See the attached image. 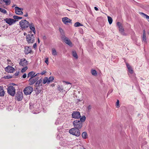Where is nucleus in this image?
Here are the masks:
<instances>
[{"label": "nucleus", "mask_w": 149, "mask_h": 149, "mask_svg": "<svg viewBox=\"0 0 149 149\" xmlns=\"http://www.w3.org/2000/svg\"><path fill=\"white\" fill-rule=\"evenodd\" d=\"M42 78H41L39 80H38L35 83V86L36 87V91L38 94L40 93L42 89Z\"/></svg>", "instance_id": "f257e3e1"}, {"label": "nucleus", "mask_w": 149, "mask_h": 149, "mask_svg": "<svg viewBox=\"0 0 149 149\" xmlns=\"http://www.w3.org/2000/svg\"><path fill=\"white\" fill-rule=\"evenodd\" d=\"M31 32V31H30L26 37V40L28 44H32L34 41L35 37L33 34H32Z\"/></svg>", "instance_id": "f03ea898"}, {"label": "nucleus", "mask_w": 149, "mask_h": 149, "mask_svg": "<svg viewBox=\"0 0 149 149\" xmlns=\"http://www.w3.org/2000/svg\"><path fill=\"white\" fill-rule=\"evenodd\" d=\"M19 25L21 29L23 30V29H26L29 27V23L26 20L24 19L19 22Z\"/></svg>", "instance_id": "7ed1b4c3"}, {"label": "nucleus", "mask_w": 149, "mask_h": 149, "mask_svg": "<svg viewBox=\"0 0 149 149\" xmlns=\"http://www.w3.org/2000/svg\"><path fill=\"white\" fill-rule=\"evenodd\" d=\"M69 133L72 135L77 137H79L80 135L79 129L74 127L69 130Z\"/></svg>", "instance_id": "20e7f679"}, {"label": "nucleus", "mask_w": 149, "mask_h": 149, "mask_svg": "<svg viewBox=\"0 0 149 149\" xmlns=\"http://www.w3.org/2000/svg\"><path fill=\"white\" fill-rule=\"evenodd\" d=\"M74 127L79 129L81 128L83 126V124L81 121H80L79 120H75L73 122Z\"/></svg>", "instance_id": "39448f33"}, {"label": "nucleus", "mask_w": 149, "mask_h": 149, "mask_svg": "<svg viewBox=\"0 0 149 149\" xmlns=\"http://www.w3.org/2000/svg\"><path fill=\"white\" fill-rule=\"evenodd\" d=\"M7 92L10 95L14 96L15 93V88L12 86H9L7 88Z\"/></svg>", "instance_id": "423d86ee"}, {"label": "nucleus", "mask_w": 149, "mask_h": 149, "mask_svg": "<svg viewBox=\"0 0 149 149\" xmlns=\"http://www.w3.org/2000/svg\"><path fill=\"white\" fill-rule=\"evenodd\" d=\"M117 25L118 27L119 30L121 34L123 36H126L127 34L124 32V29L121 23L118 22L117 23Z\"/></svg>", "instance_id": "0eeeda50"}, {"label": "nucleus", "mask_w": 149, "mask_h": 149, "mask_svg": "<svg viewBox=\"0 0 149 149\" xmlns=\"http://www.w3.org/2000/svg\"><path fill=\"white\" fill-rule=\"evenodd\" d=\"M33 90V88L31 86H28L24 90V92L25 95H29L31 93Z\"/></svg>", "instance_id": "6e6552de"}, {"label": "nucleus", "mask_w": 149, "mask_h": 149, "mask_svg": "<svg viewBox=\"0 0 149 149\" xmlns=\"http://www.w3.org/2000/svg\"><path fill=\"white\" fill-rule=\"evenodd\" d=\"M23 98V94L22 92L20 91H18L16 95V100L18 101H21Z\"/></svg>", "instance_id": "1a4fd4ad"}, {"label": "nucleus", "mask_w": 149, "mask_h": 149, "mask_svg": "<svg viewBox=\"0 0 149 149\" xmlns=\"http://www.w3.org/2000/svg\"><path fill=\"white\" fill-rule=\"evenodd\" d=\"M72 118L78 119L81 117L80 113L78 111H74L72 114Z\"/></svg>", "instance_id": "9d476101"}, {"label": "nucleus", "mask_w": 149, "mask_h": 149, "mask_svg": "<svg viewBox=\"0 0 149 149\" xmlns=\"http://www.w3.org/2000/svg\"><path fill=\"white\" fill-rule=\"evenodd\" d=\"M38 77H35L33 78H29L28 80L29 84L31 86L33 85L38 80Z\"/></svg>", "instance_id": "9b49d317"}, {"label": "nucleus", "mask_w": 149, "mask_h": 149, "mask_svg": "<svg viewBox=\"0 0 149 149\" xmlns=\"http://www.w3.org/2000/svg\"><path fill=\"white\" fill-rule=\"evenodd\" d=\"M4 20L6 23L10 25H12L17 21V20L14 19L10 18H6Z\"/></svg>", "instance_id": "f8f14e48"}, {"label": "nucleus", "mask_w": 149, "mask_h": 149, "mask_svg": "<svg viewBox=\"0 0 149 149\" xmlns=\"http://www.w3.org/2000/svg\"><path fill=\"white\" fill-rule=\"evenodd\" d=\"M28 62L26 61V59L23 58L20 60L19 62V65L22 66H25L27 65Z\"/></svg>", "instance_id": "ddd939ff"}, {"label": "nucleus", "mask_w": 149, "mask_h": 149, "mask_svg": "<svg viewBox=\"0 0 149 149\" xmlns=\"http://www.w3.org/2000/svg\"><path fill=\"white\" fill-rule=\"evenodd\" d=\"M15 12L18 15H22L23 14V12L21 11L23 10V8H20L17 6L15 7Z\"/></svg>", "instance_id": "4468645a"}, {"label": "nucleus", "mask_w": 149, "mask_h": 149, "mask_svg": "<svg viewBox=\"0 0 149 149\" xmlns=\"http://www.w3.org/2000/svg\"><path fill=\"white\" fill-rule=\"evenodd\" d=\"M63 40L64 41L65 43L69 45V46H71L72 45V43L70 40L68 39L66 36H63L62 38Z\"/></svg>", "instance_id": "2eb2a0df"}, {"label": "nucleus", "mask_w": 149, "mask_h": 149, "mask_svg": "<svg viewBox=\"0 0 149 149\" xmlns=\"http://www.w3.org/2000/svg\"><path fill=\"white\" fill-rule=\"evenodd\" d=\"M5 70L6 71L8 72L12 73L13 72L15 69L12 66L8 65L5 68Z\"/></svg>", "instance_id": "dca6fc26"}, {"label": "nucleus", "mask_w": 149, "mask_h": 149, "mask_svg": "<svg viewBox=\"0 0 149 149\" xmlns=\"http://www.w3.org/2000/svg\"><path fill=\"white\" fill-rule=\"evenodd\" d=\"M24 51L25 54H28L32 52V50L30 47L26 46L25 47V49Z\"/></svg>", "instance_id": "f3484780"}, {"label": "nucleus", "mask_w": 149, "mask_h": 149, "mask_svg": "<svg viewBox=\"0 0 149 149\" xmlns=\"http://www.w3.org/2000/svg\"><path fill=\"white\" fill-rule=\"evenodd\" d=\"M62 21L65 24H66L68 23H71V20L66 17L63 18Z\"/></svg>", "instance_id": "a211bd4d"}, {"label": "nucleus", "mask_w": 149, "mask_h": 149, "mask_svg": "<svg viewBox=\"0 0 149 149\" xmlns=\"http://www.w3.org/2000/svg\"><path fill=\"white\" fill-rule=\"evenodd\" d=\"M29 27L31 30L33 32V33L35 35L36 33V31L33 24L32 23H29Z\"/></svg>", "instance_id": "6ab92c4d"}, {"label": "nucleus", "mask_w": 149, "mask_h": 149, "mask_svg": "<svg viewBox=\"0 0 149 149\" xmlns=\"http://www.w3.org/2000/svg\"><path fill=\"white\" fill-rule=\"evenodd\" d=\"M35 72L34 71H31L29 72L27 75V78H31L35 77Z\"/></svg>", "instance_id": "aec40b11"}, {"label": "nucleus", "mask_w": 149, "mask_h": 149, "mask_svg": "<svg viewBox=\"0 0 149 149\" xmlns=\"http://www.w3.org/2000/svg\"><path fill=\"white\" fill-rule=\"evenodd\" d=\"M126 65L128 69V71L131 74H132L133 73V71L130 65L127 63H126Z\"/></svg>", "instance_id": "412c9836"}, {"label": "nucleus", "mask_w": 149, "mask_h": 149, "mask_svg": "<svg viewBox=\"0 0 149 149\" xmlns=\"http://www.w3.org/2000/svg\"><path fill=\"white\" fill-rule=\"evenodd\" d=\"M142 41L145 43H146V31L145 30H143V33L142 37Z\"/></svg>", "instance_id": "4be33fe9"}, {"label": "nucleus", "mask_w": 149, "mask_h": 149, "mask_svg": "<svg viewBox=\"0 0 149 149\" xmlns=\"http://www.w3.org/2000/svg\"><path fill=\"white\" fill-rule=\"evenodd\" d=\"M5 94L4 91L2 86H0V96H3Z\"/></svg>", "instance_id": "5701e85b"}, {"label": "nucleus", "mask_w": 149, "mask_h": 149, "mask_svg": "<svg viewBox=\"0 0 149 149\" xmlns=\"http://www.w3.org/2000/svg\"><path fill=\"white\" fill-rule=\"evenodd\" d=\"M82 137L83 139H86L87 138V134L86 132H83L82 134Z\"/></svg>", "instance_id": "b1692460"}, {"label": "nucleus", "mask_w": 149, "mask_h": 149, "mask_svg": "<svg viewBox=\"0 0 149 149\" xmlns=\"http://www.w3.org/2000/svg\"><path fill=\"white\" fill-rule=\"evenodd\" d=\"M59 31H60L61 35H62V36L61 37V38H62V37H63V36H65L64 35V31H63V29L61 28H59Z\"/></svg>", "instance_id": "393cba45"}, {"label": "nucleus", "mask_w": 149, "mask_h": 149, "mask_svg": "<svg viewBox=\"0 0 149 149\" xmlns=\"http://www.w3.org/2000/svg\"><path fill=\"white\" fill-rule=\"evenodd\" d=\"M72 56L76 59H77L78 58V56L77 53L75 51H73L72 52Z\"/></svg>", "instance_id": "a878e982"}, {"label": "nucleus", "mask_w": 149, "mask_h": 149, "mask_svg": "<svg viewBox=\"0 0 149 149\" xmlns=\"http://www.w3.org/2000/svg\"><path fill=\"white\" fill-rule=\"evenodd\" d=\"M6 5H9L11 2L10 0H3Z\"/></svg>", "instance_id": "bb28decb"}, {"label": "nucleus", "mask_w": 149, "mask_h": 149, "mask_svg": "<svg viewBox=\"0 0 149 149\" xmlns=\"http://www.w3.org/2000/svg\"><path fill=\"white\" fill-rule=\"evenodd\" d=\"M80 119L79 120L80 121H81V122L83 123L84 122L86 119V118L85 116H83L81 118H80Z\"/></svg>", "instance_id": "cd10ccee"}, {"label": "nucleus", "mask_w": 149, "mask_h": 149, "mask_svg": "<svg viewBox=\"0 0 149 149\" xmlns=\"http://www.w3.org/2000/svg\"><path fill=\"white\" fill-rule=\"evenodd\" d=\"M108 20L109 24H112L113 21V19L110 16H108Z\"/></svg>", "instance_id": "c85d7f7f"}, {"label": "nucleus", "mask_w": 149, "mask_h": 149, "mask_svg": "<svg viewBox=\"0 0 149 149\" xmlns=\"http://www.w3.org/2000/svg\"><path fill=\"white\" fill-rule=\"evenodd\" d=\"M91 73L94 76H96L97 74L96 71L95 70L93 69L91 70Z\"/></svg>", "instance_id": "c756f323"}, {"label": "nucleus", "mask_w": 149, "mask_h": 149, "mask_svg": "<svg viewBox=\"0 0 149 149\" xmlns=\"http://www.w3.org/2000/svg\"><path fill=\"white\" fill-rule=\"evenodd\" d=\"M54 78L53 77H50L49 79H48V81L49 84L50 82L54 80Z\"/></svg>", "instance_id": "7c9ffc66"}, {"label": "nucleus", "mask_w": 149, "mask_h": 149, "mask_svg": "<svg viewBox=\"0 0 149 149\" xmlns=\"http://www.w3.org/2000/svg\"><path fill=\"white\" fill-rule=\"evenodd\" d=\"M46 83H47V84H49L48 81V78L47 77H45L43 79V84H45Z\"/></svg>", "instance_id": "2f4dec72"}, {"label": "nucleus", "mask_w": 149, "mask_h": 149, "mask_svg": "<svg viewBox=\"0 0 149 149\" xmlns=\"http://www.w3.org/2000/svg\"><path fill=\"white\" fill-rule=\"evenodd\" d=\"M140 14L141 15H144V16H145L146 17V19H147V20H148V22H149V16L145 14L144 13H142V12H140Z\"/></svg>", "instance_id": "473e14b6"}, {"label": "nucleus", "mask_w": 149, "mask_h": 149, "mask_svg": "<svg viewBox=\"0 0 149 149\" xmlns=\"http://www.w3.org/2000/svg\"><path fill=\"white\" fill-rule=\"evenodd\" d=\"M83 25L79 22H76L74 24V26L75 27L82 26Z\"/></svg>", "instance_id": "72a5a7b5"}, {"label": "nucleus", "mask_w": 149, "mask_h": 149, "mask_svg": "<svg viewBox=\"0 0 149 149\" xmlns=\"http://www.w3.org/2000/svg\"><path fill=\"white\" fill-rule=\"evenodd\" d=\"M52 54L54 56H56L57 55V53L55 49L53 48L52 49Z\"/></svg>", "instance_id": "f704fd0d"}, {"label": "nucleus", "mask_w": 149, "mask_h": 149, "mask_svg": "<svg viewBox=\"0 0 149 149\" xmlns=\"http://www.w3.org/2000/svg\"><path fill=\"white\" fill-rule=\"evenodd\" d=\"M0 12L3 13L4 14H6L7 13V11L5 9L0 8Z\"/></svg>", "instance_id": "c9c22d12"}, {"label": "nucleus", "mask_w": 149, "mask_h": 149, "mask_svg": "<svg viewBox=\"0 0 149 149\" xmlns=\"http://www.w3.org/2000/svg\"><path fill=\"white\" fill-rule=\"evenodd\" d=\"M13 17L14 19H21L22 18V17H19L16 15H14Z\"/></svg>", "instance_id": "e433bc0d"}, {"label": "nucleus", "mask_w": 149, "mask_h": 149, "mask_svg": "<svg viewBox=\"0 0 149 149\" xmlns=\"http://www.w3.org/2000/svg\"><path fill=\"white\" fill-rule=\"evenodd\" d=\"M28 69V67L27 66H25L21 70V72L22 73L26 71Z\"/></svg>", "instance_id": "4c0bfd02"}, {"label": "nucleus", "mask_w": 149, "mask_h": 149, "mask_svg": "<svg viewBox=\"0 0 149 149\" xmlns=\"http://www.w3.org/2000/svg\"><path fill=\"white\" fill-rule=\"evenodd\" d=\"M36 106V105L35 104L32 105L31 104H30V108L31 109H32L33 108H35V107Z\"/></svg>", "instance_id": "58836bf2"}, {"label": "nucleus", "mask_w": 149, "mask_h": 149, "mask_svg": "<svg viewBox=\"0 0 149 149\" xmlns=\"http://www.w3.org/2000/svg\"><path fill=\"white\" fill-rule=\"evenodd\" d=\"M119 105V101L118 100H117L116 103V106H117V107H120V106Z\"/></svg>", "instance_id": "ea45409f"}, {"label": "nucleus", "mask_w": 149, "mask_h": 149, "mask_svg": "<svg viewBox=\"0 0 149 149\" xmlns=\"http://www.w3.org/2000/svg\"><path fill=\"white\" fill-rule=\"evenodd\" d=\"M45 62L48 65L49 63L48 62V58H46L45 60Z\"/></svg>", "instance_id": "a19ab883"}, {"label": "nucleus", "mask_w": 149, "mask_h": 149, "mask_svg": "<svg viewBox=\"0 0 149 149\" xmlns=\"http://www.w3.org/2000/svg\"><path fill=\"white\" fill-rule=\"evenodd\" d=\"M46 71H43L42 72H41L40 74L42 75H43L44 74H45L46 72Z\"/></svg>", "instance_id": "79ce46f5"}, {"label": "nucleus", "mask_w": 149, "mask_h": 149, "mask_svg": "<svg viewBox=\"0 0 149 149\" xmlns=\"http://www.w3.org/2000/svg\"><path fill=\"white\" fill-rule=\"evenodd\" d=\"M19 72H16L14 74L15 76H17L19 74Z\"/></svg>", "instance_id": "37998d69"}, {"label": "nucleus", "mask_w": 149, "mask_h": 149, "mask_svg": "<svg viewBox=\"0 0 149 149\" xmlns=\"http://www.w3.org/2000/svg\"><path fill=\"white\" fill-rule=\"evenodd\" d=\"M26 77V73L24 74L22 76V77L24 78H25Z\"/></svg>", "instance_id": "c03bdc74"}, {"label": "nucleus", "mask_w": 149, "mask_h": 149, "mask_svg": "<svg viewBox=\"0 0 149 149\" xmlns=\"http://www.w3.org/2000/svg\"><path fill=\"white\" fill-rule=\"evenodd\" d=\"M33 47L35 49H36V48L37 45H36V43L34 44V45H33Z\"/></svg>", "instance_id": "a18cd8bd"}, {"label": "nucleus", "mask_w": 149, "mask_h": 149, "mask_svg": "<svg viewBox=\"0 0 149 149\" xmlns=\"http://www.w3.org/2000/svg\"><path fill=\"white\" fill-rule=\"evenodd\" d=\"M63 82H65L67 84H71L70 83L68 82V81H63Z\"/></svg>", "instance_id": "49530a36"}, {"label": "nucleus", "mask_w": 149, "mask_h": 149, "mask_svg": "<svg viewBox=\"0 0 149 149\" xmlns=\"http://www.w3.org/2000/svg\"><path fill=\"white\" fill-rule=\"evenodd\" d=\"M91 105H89L88 107V110H90L91 109Z\"/></svg>", "instance_id": "de8ad7c7"}, {"label": "nucleus", "mask_w": 149, "mask_h": 149, "mask_svg": "<svg viewBox=\"0 0 149 149\" xmlns=\"http://www.w3.org/2000/svg\"><path fill=\"white\" fill-rule=\"evenodd\" d=\"M58 90H59V91L61 90H62L63 89H62V88H61V87L60 86H59L58 87Z\"/></svg>", "instance_id": "09e8293b"}, {"label": "nucleus", "mask_w": 149, "mask_h": 149, "mask_svg": "<svg viewBox=\"0 0 149 149\" xmlns=\"http://www.w3.org/2000/svg\"><path fill=\"white\" fill-rule=\"evenodd\" d=\"M40 74H39V73H37L36 74H35V77H38V76Z\"/></svg>", "instance_id": "8fccbe9b"}, {"label": "nucleus", "mask_w": 149, "mask_h": 149, "mask_svg": "<svg viewBox=\"0 0 149 149\" xmlns=\"http://www.w3.org/2000/svg\"><path fill=\"white\" fill-rule=\"evenodd\" d=\"M112 90H110V91L108 92V93L107 94L108 95V94H110V93H111V92H112Z\"/></svg>", "instance_id": "3c124183"}, {"label": "nucleus", "mask_w": 149, "mask_h": 149, "mask_svg": "<svg viewBox=\"0 0 149 149\" xmlns=\"http://www.w3.org/2000/svg\"><path fill=\"white\" fill-rule=\"evenodd\" d=\"M94 9L96 11H98V8L95 6L94 7Z\"/></svg>", "instance_id": "603ef678"}, {"label": "nucleus", "mask_w": 149, "mask_h": 149, "mask_svg": "<svg viewBox=\"0 0 149 149\" xmlns=\"http://www.w3.org/2000/svg\"><path fill=\"white\" fill-rule=\"evenodd\" d=\"M28 15V13H26V14L24 15V17H27Z\"/></svg>", "instance_id": "864d4df0"}, {"label": "nucleus", "mask_w": 149, "mask_h": 149, "mask_svg": "<svg viewBox=\"0 0 149 149\" xmlns=\"http://www.w3.org/2000/svg\"><path fill=\"white\" fill-rule=\"evenodd\" d=\"M43 38L44 40H45L46 39V38L45 36H44L43 37Z\"/></svg>", "instance_id": "5fc2aeb1"}, {"label": "nucleus", "mask_w": 149, "mask_h": 149, "mask_svg": "<svg viewBox=\"0 0 149 149\" xmlns=\"http://www.w3.org/2000/svg\"><path fill=\"white\" fill-rule=\"evenodd\" d=\"M7 61L9 63L10 62H11V61L9 59H8L7 60Z\"/></svg>", "instance_id": "6e6d98bb"}, {"label": "nucleus", "mask_w": 149, "mask_h": 149, "mask_svg": "<svg viewBox=\"0 0 149 149\" xmlns=\"http://www.w3.org/2000/svg\"><path fill=\"white\" fill-rule=\"evenodd\" d=\"M97 43L98 44H101L102 45V43H101V42H100V41H97Z\"/></svg>", "instance_id": "4d7b16f0"}, {"label": "nucleus", "mask_w": 149, "mask_h": 149, "mask_svg": "<svg viewBox=\"0 0 149 149\" xmlns=\"http://www.w3.org/2000/svg\"><path fill=\"white\" fill-rule=\"evenodd\" d=\"M24 36L27 35L26 33H24Z\"/></svg>", "instance_id": "13d9d810"}, {"label": "nucleus", "mask_w": 149, "mask_h": 149, "mask_svg": "<svg viewBox=\"0 0 149 149\" xmlns=\"http://www.w3.org/2000/svg\"><path fill=\"white\" fill-rule=\"evenodd\" d=\"M38 42L39 43L40 42V40L39 39V38H38Z\"/></svg>", "instance_id": "bf43d9fd"}, {"label": "nucleus", "mask_w": 149, "mask_h": 149, "mask_svg": "<svg viewBox=\"0 0 149 149\" xmlns=\"http://www.w3.org/2000/svg\"><path fill=\"white\" fill-rule=\"evenodd\" d=\"M81 149H86V148H81Z\"/></svg>", "instance_id": "052dcab7"}, {"label": "nucleus", "mask_w": 149, "mask_h": 149, "mask_svg": "<svg viewBox=\"0 0 149 149\" xmlns=\"http://www.w3.org/2000/svg\"><path fill=\"white\" fill-rule=\"evenodd\" d=\"M12 77H9V78H11Z\"/></svg>", "instance_id": "680f3d73"}]
</instances>
